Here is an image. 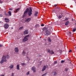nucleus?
I'll use <instances>...</instances> for the list:
<instances>
[{"mask_svg": "<svg viewBox=\"0 0 76 76\" xmlns=\"http://www.w3.org/2000/svg\"><path fill=\"white\" fill-rule=\"evenodd\" d=\"M26 54V52H25L24 51H23L22 53V55L23 56H25Z\"/></svg>", "mask_w": 76, "mask_h": 76, "instance_id": "dca6fc26", "label": "nucleus"}, {"mask_svg": "<svg viewBox=\"0 0 76 76\" xmlns=\"http://www.w3.org/2000/svg\"><path fill=\"white\" fill-rule=\"evenodd\" d=\"M1 1V0H0V1Z\"/></svg>", "mask_w": 76, "mask_h": 76, "instance_id": "09e8293b", "label": "nucleus"}, {"mask_svg": "<svg viewBox=\"0 0 76 76\" xmlns=\"http://www.w3.org/2000/svg\"><path fill=\"white\" fill-rule=\"evenodd\" d=\"M41 26H44V24H41Z\"/></svg>", "mask_w": 76, "mask_h": 76, "instance_id": "f704fd0d", "label": "nucleus"}, {"mask_svg": "<svg viewBox=\"0 0 76 76\" xmlns=\"http://www.w3.org/2000/svg\"><path fill=\"white\" fill-rule=\"evenodd\" d=\"M36 69V68L35 67L33 66L32 67L31 70L33 71V72H35Z\"/></svg>", "mask_w": 76, "mask_h": 76, "instance_id": "423d86ee", "label": "nucleus"}, {"mask_svg": "<svg viewBox=\"0 0 76 76\" xmlns=\"http://www.w3.org/2000/svg\"><path fill=\"white\" fill-rule=\"evenodd\" d=\"M40 38H41V37H40Z\"/></svg>", "mask_w": 76, "mask_h": 76, "instance_id": "de8ad7c7", "label": "nucleus"}, {"mask_svg": "<svg viewBox=\"0 0 76 76\" xmlns=\"http://www.w3.org/2000/svg\"><path fill=\"white\" fill-rule=\"evenodd\" d=\"M4 19L5 20V22H9V19L8 18H5Z\"/></svg>", "mask_w": 76, "mask_h": 76, "instance_id": "9d476101", "label": "nucleus"}, {"mask_svg": "<svg viewBox=\"0 0 76 76\" xmlns=\"http://www.w3.org/2000/svg\"><path fill=\"white\" fill-rule=\"evenodd\" d=\"M2 47V45H0V47Z\"/></svg>", "mask_w": 76, "mask_h": 76, "instance_id": "c03bdc74", "label": "nucleus"}, {"mask_svg": "<svg viewBox=\"0 0 76 76\" xmlns=\"http://www.w3.org/2000/svg\"><path fill=\"white\" fill-rule=\"evenodd\" d=\"M57 63V61H55L54 62V64H56Z\"/></svg>", "mask_w": 76, "mask_h": 76, "instance_id": "2f4dec72", "label": "nucleus"}, {"mask_svg": "<svg viewBox=\"0 0 76 76\" xmlns=\"http://www.w3.org/2000/svg\"><path fill=\"white\" fill-rule=\"evenodd\" d=\"M69 33L70 34H71V32H69Z\"/></svg>", "mask_w": 76, "mask_h": 76, "instance_id": "37998d69", "label": "nucleus"}, {"mask_svg": "<svg viewBox=\"0 0 76 76\" xmlns=\"http://www.w3.org/2000/svg\"><path fill=\"white\" fill-rule=\"evenodd\" d=\"M8 13L9 15V16H12V13H11V12L10 11H8Z\"/></svg>", "mask_w": 76, "mask_h": 76, "instance_id": "f3484780", "label": "nucleus"}, {"mask_svg": "<svg viewBox=\"0 0 76 76\" xmlns=\"http://www.w3.org/2000/svg\"><path fill=\"white\" fill-rule=\"evenodd\" d=\"M38 12H35L34 13V16H37Z\"/></svg>", "mask_w": 76, "mask_h": 76, "instance_id": "a211bd4d", "label": "nucleus"}, {"mask_svg": "<svg viewBox=\"0 0 76 76\" xmlns=\"http://www.w3.org/2000/svg\"><path fill=\"white\" fill-rule=\"evenodd\" d=\"M52 74L54 76H56V75H57V73L56 72H53L52 73Z\"/></svg>", "mask_w": 76, "mask_h": 76, "instance_id": "6ab92c4d", "label": "nucleus"}, {"mask_svg": "<svg viewBox=\"0 0 76 76\" xmlns=\"http://www.w3.org/2000/svg\"><path fill=\"white\" fill-rule=\"evenodd\" d=\"M48 41L49 42H51V38L49 37H48Z\"/></svg>", "mask_w": 76, "mask_h": 76, "instance_id": "ddd939ff", "label": "nucleus"}, {"mask_svg": "<svg viewBox=\"0 0 76 76\" xmlns=\"http://www.w3.org/2000/svg\"><path fill=\"white\" fill-rule=\"evenodd\" d=\"M11 76H14V73H12Z\"/></svg>", "mask_w": 76, "mask_h": 76, "instance_id": "473e14b6", "label": "nucleus"}, {"mask_svg": "<svg viewBox=\"0 0 76 76\" xmlns=\"http://www.w3.org/2000/svg\"><path fill=\"white\" fill-rule=\"evenodd\" d=\"M24 34L26 35V34H28V30H26L24 31Z\"/></svg>", "mask_w": 76, "mask_h": 76, "instance_id": "0eeeda50", "label": "nucleus"}, {"mask_svg": "<svg viewBox=\"0 0 76 76\" xmlns=\"http://www.w3.org/2000/svg\"><path fill=\"white\" fill-rule=\"evenodd\" d=\"M32 8H30L29 9V8H27L24 13V16H25L26 15V14H27L28 12V16H31L32 15Z\"/></svg>", "mask_w": 76, "mask_h": 76, "instance_id": "f257e3e1", "label": "nucleus"}, {"mask_svg": "<svg viewBox=\"0 0 76 76\" xmlns=\"http://www.w3.org/2000/svg\"><path fill=\"white\" fill-rule=\"evenodd\" d=\"M46 34L47 35H50V32L48 30H46Z\"/></svg>", "mask_w": 76, "mask_h": 76, "instance_id": "1a4fd4ad", "label": "nucleus"}, {"mask_svg": "<svg viewBox=\"0 0 76 76\" xmlns=\"http://www.w3.org/2000/svg\"><path fill=\"white\" fill-rule=\"evenodd\" d=\"M23 29V27L22 26L21 27H20L19 28V30H22V29Z\"/></svg>", "mask_w": 76, "mask_h": 76, "instance_id": "412c9836", "label": "nucleus"}, {"mask_svg": "<svg viewBox=\"0 0 76 76\" xmlns=\"http://www.w3.org/2000/svg\"><path fill=\"white\" fill-rule=\"evenodd\" d=\"M14 67V65L12 64L10 65V66H9V67L10 68V69H13Z\"/></svg>", "mask_w": 76, "mask_h": 76, "instance_id": "f8f14e48", "label": "nucleus"}, {"mask_svg": "<svg viewBox=\"0 0 76 76\" xmlns=\"http://www.w3.org/2000/svg\"><path fill=\"white\" fill-rule=\"evenodd\" d=\"M10 10H12V8H10L9 9Z\"/></svg>", "mask_w": 76, "mask_h": 76, "instance_id": "4c0bfd02", "label": "nucleus"}, {"mask_svg": "<svg viewBox=\"0 0 76 76\" xmlns=\"http://www.w3.org/2000/svg\"><path fill=\"white\" fill-rule=\"evenodd\" d=\"M47 74V73H46L44 74H43L42 76H46Z\"/></svg>", "mask_w": 76, "mask_h": 76, "instance_id": "393cba45", "label": "nucleus"}, {"mask_svg": "<svg viewBox=\"0 0 76 76\" xmlns=\"http://www.w3.org/2000/svg\"><path fill=\"white\" fill-rule=\"evenodd\" d=\"M29 35H27L23 39V42H26V41H27L28 40V37H29Z\"/></svg>", "mask_w": 76, "mask_h": 76, "instance_id": "7ed1b4c3", "label": "nucleus"}, {"mask_svg": "<svg viewBox=\"0 0 76 76\" xmlns=\"http://www.w3.org/2000/svg\"><path fill=\"white\" fill-rule=\"evenodd\" d=\"M72 31H73V32H75V31H76V28H75V29H73V30Z\"/></svg>", "mask_w": 76, "mask_h": 76, "instance_id": "7c9ffc66", "label": "nucleus"}, {"mask_svg": "<svg viewBox=\"0 0 76 76\" xmlns=\"http://www.w3.org/2000/svg\"><path fill=\"white\" fill-rule=\"evenodd\" d=\"M1 21H0V23H1Z\"/></svg>", "mask_w": 76, "mask_h": 76, "instance_id": "a18cd8bd", "label": "nucleus"}, {"mask_svg": "<svg viewBox=\"0 0 76 76\" xmlns=\"http://www.w3.org/2000/svg\"><path fill=\"white\" fill-rule=\"evenodd\" d=\"M68 68H66L65 69V71H68Z\"/></svg>", "mask_w": 76, "mask_h": 76, "instance_id": "c85d7f7f", "label": "nucleus"}, {"mask_svg": "<svg viewBox=\"0 0 76 76\" xmlns=\"http://www.w3.org/2000/svg\"><path fill=\"white\" fill-rule=\"evenodd\" d=\"M21 66H25V63H21Z\"/></svg>", "mask_w": 76, "mask_h": 76, "instance_id": "a878e982", "label": "nucleus"}, {"mask_svg": "<svg viewBox=\"0 0 76 76\" xmlns=\"http://www.w3.org/2000/svg\"><path fill=\"white\" fill-rule=\"evenodd\" d=\"M72 21H73L74 20L73 19H72L71 20Z\"/></svg>", "mask_w": 76, "mask_h": 76, "instance_id": "79ce46f5", "label": "nucleus"}, {"mask_svg": "<svg viewBox=\"0 0 76 76\" xmlns=\"http://www.w3.org/2000/svg\"><path fill=\"white\" fill-rule=\"evenodd\" d=\"M31 18H28L26 20L25 22L27 23L31 21Z\"/></svg>", "mask_w": 76, "mask_h": 76, "instance_id": "39448f33", "label": "nucleus"}, {"mask_svg": "<svg viewBox=\"0 0 76 76\" xmlns=\"http://www.w3.org/2000/svg\"><path fill=\"white\" fill-rule=\"evenodd\" d=\"M3 16V15L2 14L0 15V17H2Z\"/></svg>", "mask_w": 76, "mask_h": 76, "instance_id": "e433bc0d", "label": "nucleus"}, {"mask_svg": "<svg viewBox=\"0 0 76 76\" xmlns=\"http://www.w3.org/2000/svg\"><path fill=\"white\" fill-rule=\"evenodd\" d=\"M57 6V4H55V5H54V6L55 7H56V6Z\"/></svg>", "mask_w": 76, "mask_h": 76, "instance_id": "ea45409f", "label": "nucleus"}, {"mask_svg": "<svg viewBox=\"0 0 76 76\" xmlns=\"http://www.w3.org/2000/svg\"><path fill=\"white\" fill-rule=\"evenodd\" d=\"M27 60L28 61H29V60H31V59L29 58L28 57H27Z\"/></svg>", "mask_w": 76, "mask_h": 76, "instance_id": "bb28decb", "label": "nucleus"}, {"mask_svg": "<svg viewBox=\"0 0 76 76\" xmlns=\"http://www.w3.org/2000/svg\"><path fill=\"white\" fill-rule=\"evenodd\" d=\"M0 3H2V2L1 1V0L0 1Z\"/></svg>", "mask_w": 76, "mask_h": 76, "instance_id": "a19ab883", "label": "nucleus"}, {"mask_svg": "<svg viewBox=\"0 0 76 76\" xmlns=\"http://www.w3.org/2000/svg\"><path fill=\"white\" fill-rule=\"evenodd\" d=\"M4 13L5 16H9V15H8V14L4 12Z\"/></svg>", "mask_w": 76, "mask_h": 76, "instance_id": "5701e85b", "label": "nucleus"}, {"mask_svg": "<svg viewBox=\"0 0 76 76\" xmlns=\"http://www.w3.org/2000/svg\"><path fill=\"white\" fill-rule=\"evenodd\" d=\"M69 53H70V52H72V50H70L69 51Z\"/></svg>", "mask_w": 76, "mask_h": 76, "instance_id": "58836bf2", "label": "nucleus"}, {"mask_svg": "<svg viewBox=\"0 0 76 76\" xmlns=\"http://www.w3.org/2000/svg\"><path fill=\"white\" fill-rule=\"evenodd\" d=\"M45 28H42L43 31H44V30H45Z\"/></svg>", "mask_w": 76, "mask_h": 76, "instance_id": "c9c22d12", "label": "nucleus"}, {"mask_svg": "<svg viewBox=\"0 0 76 76\" xmlns=\"http://www.w3.org/2000/svg\"><path fill=\"white\" fill-rule=\"evenodd\" d=\"M26 75H29V72H28L26 73Z\"/></svg>", "mask_w": 76, "mask_h": 76, "instance_id": "c756f323", "label": "nucleus"}, {"mask_svg": "<svg viewBox=\"0 0 76 76\" xmlns=\"http://www.w3.org/2000/svg\"><path fill=\"white\" fill-rule=\"evenodd\" d=\"M9 24L7 23H5L4 24V28L5 29H7L9 28Z\"/></svg>", "mask_w": 76, "mask_h": 76, "instance_id": "20e7f679", "label": "nucleus"}, {"mask_svg": "<svg viewBox=\"0 0 76 76\" xmlns=\"http://www.w3.org/2000/svg\"><path fill=\"white\" fill-rule=\"evenodd\" d=\"M9 58V55H7L6 56H3L1 60L0 61L1 64H3L4 62H6L7 61V59Z\"/></svg>", "mask_w": 76, "mask_h": 76, "instance_id": "f03ea898", "label": "nucleus"}, {"mask_svg": "<svg viewBox=\"0 0 76 76\" xmlns=\"http://www.w3.org/2000/svg\"><path fill=\"white\" fill-rule=\"evenodd\" d=\"M17 70H20V68H19V64H18L17 65Z\"/></svg>", "mask_w": 76, "mask_h": 76, "instance_id": "4468645a", "label": "nucleus"}, {"mask_svg": "<svg viewBox=\"0 0 76 76\" xmlns=\"http://www.w3.org/2000/svg\"><path fill=\"white\" fill-rule=\"evenodd\" d=\"M48 52L49 53H50L51 52V50H50V49H48Z\"/></svg>", "mask_w": 76, "mask_h": 76, "instance_id": "4be33fe9", "label": "nucleus"}, {"mask_svg": "<svg viewBox=\"0 0 76 76\" xmlns=\"http://www.w3.org/2000/svg\"><path fill=\"white\" fill-rule=\"evenodd\" d=\"M64 61H61V63H64Z\"/></svg>", "mask_w": 76, "mask_h": 76, "instance_id": "72a5a7b5", "label": "nucleus"}, {"mask_svg": "<svg viewBox=\"0 0 76 76\" xmlns=\"http://www.w3.org/2000/svg\"><path fill=\"white\" fill-rule=\"evenodd\" d=\"M45 69H46V66H44L43 68L42 69V72H44V70H45Z\"/></svg>", "mask_w": 76, "mask_h": 76, "instance_id": "9b49d317", "label": "nucleus"}, {"mask_svg": "<svg viewBox=\"0 0 76 76\" xmlns=\"http://www.w3.org/2000/svg\"><path fill=\"white\" fill-rule=\"evenodd\" d=\"M75 49L76 50V46L75 47Z\"/></svg>", "mask_w": 76, "mask_h": 76, "instance_id": "49530a36", "label": "nucleus"}, {"mask_svg": "<svg viewBox=\"0 0 76 76\" xmlns=\"http://www.w3.org/2000/svg\"><path fill=\"white\" fill-rule=\"evenodd\" d=\"M51 54H54V51L53 50H51Z\"/></svg>", "mask_w": 76, "mask_h": 76, "instance_id": "b1692460", "label": "nucleus"}, {"mask_svg": "<svg viewBox=\"0 0 76 76\" xmlns=\"http://www.w3.org/2000/svg\"><path fill=\"white\" fill-rule=\"evenodd\" d=\"M15 51L16 53H18L19 52V49L18 48H15Z\"/></svg>", "mask_w": 76, "mask_h": 76, "instance_id": "6e6552de", "label": "nucleus"}, {"mask_svg": "<svg viewBox=\"0 0 76 76\" xmlns=\"http://www.w3.org/2000/svg\"><path fill=\"white\" fill-rule=\"evenodd\" d=\"M62 16L60 15H59V16H58V19H61L62 18Z\"/></svg>", "mask_w": 76, "mask_h": 76, "instance_id": "cd10ccee", "label": "nucleus"}, {"mask_svg": "<svg viewBox=\"0 0 76 76\" xmlns=\"http://www.w3.org/2000/svg\"><path fill=\"white\" fill-rule=\"evenodd\" d=\"M19 8H18V9H17L16 10H15V11H14V12L15 13H17V12H18V11H19Z\"/></svg>", "mask_w": 76, "mask_h": 76, "instance_id": "aec40b11", "label": "nucleus"}, {"mask_svg": "<svg viewBox=\"0 0 76 76\" xmlns=\"http://www.w3.org/2000/svg\"><path fill=\"white\" fill-rule=\"evenodd\" d=\"M69 23V21H66V23H65V25H66V26H67Z\"/></svg>", "mask_w": 76, "mask_h": 76, "instance_id": "2eb2a0df", "label": "nucleus"}]
</instances>
